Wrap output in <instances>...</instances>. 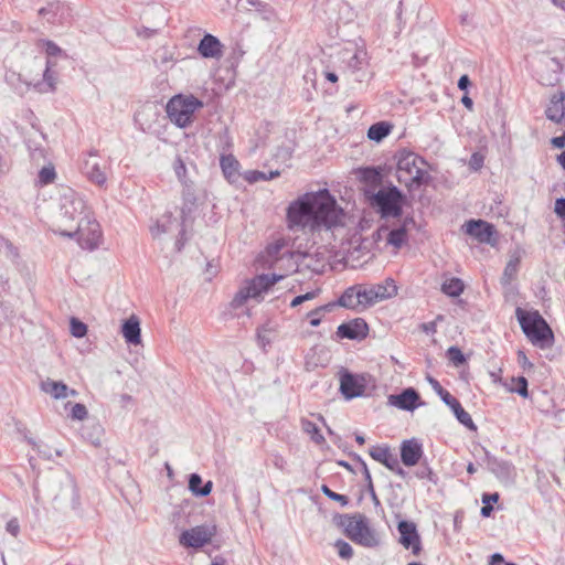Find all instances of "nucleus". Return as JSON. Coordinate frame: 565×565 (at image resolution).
Returning <instances> with one entry per match:
<instances>
[{"mask_svg":"<svg viewBox=\"0 0 565 565\" xmlns=\"http://www.w3.org/2000/svg\"><path fill=\"white\" fill-rule=\"evenodd\" d=\"M121 334L128 344L138 345L141 343L140 320L137 316L132 315L124 321Z\"/></svg>","mask_w":565,"mask_h":565,"instance_id":"obj_24","label":"nucleus"},{"mask_svg":"<svg viewBox=\"0 0 565 565\" xmlns=\"http://www.w3.org/2000/svg\"><path fill=\"white\" fill-rule=\"evenodd\" d=\"M391 132V126L385 121L373 124L367 130L369 139L373 141H381Z\"/></svg>","mask_w":565,"mask_h":565,"instance_id":"obj_35","label":"nucleus"},{"mask_svg":"<svg viewBox=\"0 0 565 565\" xmlns=\"http://www.w3.org/2000/svg\"><path fill=\"white\" fill-rule=\"evenodd\" d=\"M301 429L303 430V433L309 435L311 440L313 443H316L317 445H321L324 443L323 435L320 433V429L313 422H311L307 418H302L301 419Z\"/></svg>","mask_w":565,"mask_h":565,"instance_id":"obj_36","label":"nucleus"},{"mask_svg":"<svg viewBox=\"0 0 565 565\" xmlns=\"http://www.w3.org/2000/svg\"><path fill=\"white\" fill-rule=\"evenodd\" d=\"M203 107V102L193 95L179 94L170 98L167 114L170 120L180 128L190 126L196 110Z\"/></svg>","mask_w":565,"mask_h":565,"instance_id":"obj_6","label":"nucleus"},{"mask_svg":"<svg viewBox=\"0 0 565 565\" xmlns=\"http://www.w3.org/2000/svg\"><path fill=\"white\" fill-rule=\"evenodd\" d=\"M407 221H404V223L391 231H388L387 227H381L377 231L379 237H381L382 233L386 234V242L387 244L394 246L395 248H401L407 241Z\"/></svg>","mask_w":565,"mask_h":565,"instance_id":"obj_27","label":"nucleus"},{"mask_svg":"<svg viewBox=\"0 0 565 565\" xmlns=\"http://www.w3.org/2000/svg\"><path fill=\"white\" fill-rule=\"evenodd\" d=\"M470 86V79L468 75H462L458 81V87L461 90H466Z\"/></svg>","mask_w":565,"mask_h":565,"instance_id":"obj_61","label":"nucleus"},{"mask_svg":"<svg viewBox=\"0 0 565 565\" xmlns=\"http://www.w3.org/2000/svg\"><path fill=\"white\" fill-rule=\"evenodd\" d=\"M46 53L49 55H57L61 53V49L55 43L49 41L46 43Z\"/></svg>","mask_w":565,"mask_h":565,"instance_id":"obj_60","label":"nucleus"},{"mask_svg":"<svg viewBox=\"0 0 565 565\" xmlns=\"http://www.w3.org/2000/svg\"><path fill=\"white\" fill-rule=\"evenodd\" d=\"M487 463L489 469L501 480H510L513 476L514 468L513 466L503 460H498L494 457H491L487 452Z\"/></svg>","mask_w":565,"mask_h":565,"instance_id":"obj_28","label":"nucleus"},{"mask_svg":"<svg viewBox=\"0 0 565 565\" xmlns=\"http://www.w3.org/2000/svg\"><path fill=\"white\" fill-rule=\"evenodd\" d=\"M56 177L54 167H43L39 172V182L43 185L52 183Z\"/></svg>","mask_w":565,"mask_h":565,"instance_id":"obj_45","label":"nucleus"},{"mask_svg":"<svg viewBox=\"0 0 565 565\" xmlns=\"http://www.w3.org/2000/svg\"><path fill=\"white\" fill-rule=\"evenodd\" d=\"M43 77H44V84H43L44 87L41 88L40 90L41 92L54 90L55 89V77H54L53 73L51 72V62L50 61L46 62Z\"/></svg>","mask_w":565,"mask_h":565,"instance_id":"obj_43","label":"nucleus"},{"mask_svg":"<svg viewBox=\"0 0 565 565\" xmlns=\"http://www.w3.org/2000/svg\"><path fill=\"white\" fill-rule=\"evenodd\" d=\"M88 416L87 408L84 404L76 403L72 405L71 417L75 420H84Z\"/></svg>","mask_w":565,"mask_h":565,"instance_id":"obj_49","label":"nucleus"},{"mask_svg":"<svg viewBox=\"0 0 565 565\" xmlns=\"http://www.w3.org/2000/svg\"><path fill=\"white\" fill-rule=\"evenodd\" d=\"M223 50L224 45L221 41L210 33H206L198 45V52L204 58L220 60L223 56Z\"/></svg>","mask_w":565,"mask_h":565,"instance_id":"obj_17","label":"nucleus"},{"mask_svg":"<svg viewBox=\"0 0 565 565\" xmlns=\"http://www.w3.org/2000/svg\"><path fill=\"white\" fill-rule=\"evenodd\" d=\"M41 390L52 396L55 399H62L71 396H76L77 392L75 390L68 388V386L62 381H54L51 379H46L41 382Z\"/></svg>","mask_w":565,"mask_h":565,"instance_id":"obj_22","label":"nucleus"},{"mask_svg":"<svg viewBox=\"0 0 565 565\" xmlns=\"http://www.w3.org/2000/svg\"><path fill=\"white\" fill-rule=\"evenodd\" d=\"M516 317L522 331L530 341L540 348H548L553 344L554 334L544 318L537 312H524L522 309L516 310Z\"/></svg>","mask_w":565,"mask_h":565,"instance_id":"obj_5","label":"nucleus"},{"mask_svg":"<svg viewBox=\"0 0 565 565\" xmlns=\"http://www.w3.org/2000/svg\"><path fill=\"white\" fill-rule=\"evenodd\" d=\"M390 470L403 479H406V477L408 476V473L401 467L399 460H397L394 467H392Z\"/></svg>","mask_w":565,"mask_h":565,"instance_id":"obj_59","label":"nucleus"},{"mask_svg":"<svg viewBox=\"0 0 565 565\" xmlns=\"http://www.w3.org/2000/svg\"><path fill=\"white\" fill-rule=\"evenodd\" d=\"M537 81L544 86H554L563 71L562 62L550 53H541L534 61Z\"/></svg>","mask_w":565,"mask_h":565,"instance_id":"obj_10","label":"nucleus"},{"mask_svg":"<svg viewBox=\"0 0 565 565\" xmlns=\"http://www.w3.org/2000/svg\"><path fill=\"white\" fill-rule=\"evenodd\" d=\"M202 484V478L198 473H191L189 478V489L196 497H206L211 493L213 483L207 481L204 486Z\"/></svg>","mask_w":565,"mask_h":565,"instance_id":"obj_32","label":"nucleus"},{"mask_svg":"<svg viewBox=\"0 0 565 565\" xmlns=\"http://www.w3.org/2000/svg\"><path fill=\"white\" fill-rule=\"evenodd\" d=\"M62 9L60 2H51L46 7L39 10V14L45 18L49 22H54L58 11Z\"/></svg>","mask_w":565,"mask_h":565,"instance_id":"obj_41","label":"nucleus"},{"mask_svg":"<svg viewBox=\"0 0 565 565\" xmlns=\"http://www.w3.org/2000/svg\"><path fill=\"white\" fill-rule=\"evenodd\" d=\"M245 179L253 183V182H257L259 180H263L266 179V172H263V171H257V170H253V171H247L245 173Z\"/></svg>","mask_w":565,"mask_h":565,"instance_id":"obj_53","label":"nucleus"},{"mask_svg":"<svg viewBox=\"0 0 565 565\" xmlns=\"http://www.w3.org/2000/svg\"><path fill=\"white\" fill-rule=\"evenodd\" d=\"M60 235L68 238L76 237L82 248L94 250L102 241V230L95 218L87 220L84 224L72 225L70 228H61Z\"/></svg>","mask_w":565,"mask_h":565,"instance_id":"obj_8","label":"nucleus"},{"mask_svg":"<svg viewBox=\"0 0 565 565\" xmlns=\"http://www.w3.org/2000/svg\"><path fill=\"white\" fill-rule=\"evenodd\" d=\"M418 401L419 394L413 387L388 396V404L403 411H414L418 406Z\"/></svg>","mask_w":565,"mask_h":565,"instance_id":"obj_19","label":"nucleus"},{"mask_svg":"<svg viewBox=\"0 0 565 565\" xmlns=\"http://www.w3.org/2000/svg\"><path fill=\"white\" fill-rule=\"evenodd\" d=\"M360 285H361V297H362V303H363L364 310L370 307H373L374 305L380 302L379 299L376 298V296L374 295V290L371 287V285H366V284H360Z\"/></svg>","mask_w":565,"mask_h":565,"instance_id":"obj_40","label":"nucleus"},{"mask_svg":"<svg viewBox=\"0 0 565 565\" xmlns=\"http://www.w3.org/2000/svg\"><path fill=\"white\" fill-rule=\"evenodd\" d=\"M423 456V447L416 439L404 440L401 445V460L407 467L418 463Z\"/></svg>","mask_w":565,"mask_h":565,"instance_id":"obj_21","label":"nucleus"},{"mask_svg":"<svg viewBox=\"0 0 565 565\" xmlns=\"http://www.w3.org/2000/svg\"><path fill=\"white\" fill-rule=\"evenodd\" d=\"M321 490L324 495H327L329 499L339 502L342 507H345L349 503V498L344 494H339L334 491H332L328 486L323 484L321 487Z\"/></svg>","mask_w":565,"mask_h":565,"instance_id":"obj_47","label":"nucleus"},{"mask_svg":"<svg viewBox=\"0 0 565 565\" xmlns=\"http://www.w3.org/2000/svg\"><path fill=\"white\" fill-rule=\"evenodd\" d=\"M334 546L338 550V554L341 558L350 559L353 556V548L348 542L338 540L335 541Z\"/></svg>","mask_w":565,"mask_h":565,"instance_id":"obj_46","label":"nucleus"},{"mask_svg":"<svg viewBox=\"0 0 565 565\" xmlns=\"http://www.w3.org/2000/svg\"><path fill=\"white\" fill-rule=\"evenodd\" d=\"M461 103L469 109V110H472L473 108V102L472 99L465 95L462 98H461Z\"/></svg>","mask_w":565,"mask_h":565,"instance_id":"obj_64","label":"nucleus"},{"mask_svg":"<svg viewBox=\"0 0 565 565\" xmlns=\"http://www.w3.org/2000/svg\"><path fill=\"white\" fill-rule=\"evenodd\" d=\"M291 156H292V149L289 146L279 147L276 152V157L282 161L289 160L291 158Z\"/></svg>","mask_w":565,"mask_h":565,"instance_id":"obj_54","label":"nucleus"},{"mask_svg":"<svg viewBox=\"0 0 565 565\" xmlns=\"http://www.w3.org/2000/svg\"><path fill=\"white\" fill-rule=\"evenodd\" d=\"M54 503L57 510L63 512L72 511L76 515H82L78 489L71 476L66 475L61 482L60 491L54 497Z\"/></svg>","mask_w":565,"mask_h":565,"instance_id":"obj_11","label":"nucleus"},{"mask_svg":"<svg viewBox=\"0 0 565 565\" xmlns=\"http://www.w3.org/2000/svg\"><path fill=\"white\" fill-rule=\"evenodd\" d=\"M158 57L160 58L161 64H167L173 61V53H171L168 49L163 47L158 52Z\"/></svg>","mask_w":565,"mask_h":565,"instance_id":"obj_56","label":"nucleus"},{"mask_svg":"<svg viewBox=\"0 0 565 565\" xmlns=\"http://www.w3.org/2000/svg\"><path fill=\"white\" fill-rule=\"evenodd\" d=\"M335 521L343 529L344 534L354 543L364 547H376L380 544V539L376 532L370 527L365 515L360 513L342 514L335 516Z\"/></svg>","mask_w":565,"mask_h":565,"instance_id":"obj_4","label":"nucleus"},{"mask_svg":"<svg viewBox=\"0 0 565 565\" xmlns=\"http://www.w3.org/2000/svg\"><path fill=\"white\" fill-rule=\"evenodd\" d=\"M555 213L565 220V198H559L555 201Z\"/></svg>","mask_w":565,"mask_h":565,"instance_id":"obj_57","label":"nucleus"},{"mask_svg":"<svg viewBox=\"0 0 565 565\" xmlns=\"http://www.w3.org/2000/svg\"><path fill=\"white\" fill-rule=\"evenodd\" d=\"M551 143L554 148L557 149L565 148V132L562 136L552 138Z\"/></svg>","mask_w":565,"mask_h":565,"instance_id":"obj_58","label":"nucleus"},{"mask_svg":"<svg viewBox=\"0 0 565 565\" xmlns=\"http://www.w3.org/2000/svg\"><path fill=\"white\" fill-rule=\"evenodd\" d=\"M334 303L345 309L362 312L364 308L361 297V285L356 284L348 287Z\"/></svg>","mask_w":565,"mask_h":565,"instance_id":"obj_16","label":"nucleus"},{"mask_svg":"<svg viewBox=\"0 0 565 565\" xmlns=\"http://www.w3.org/2000/svg\"><path fill=\"white\" fill-rule=\"evenodd\" d=\"M149 230L153 239H162L164 235L183 234L184 232L182 222L172 212L163 213Z\"/></svg>","mask_w":565,"mask_h":565,"instance_id":"obj_14","label":"nucleus"},{"mask_svg":"<svg viewBox=\"0 0 565 565\" xmlns=\"http://www.w3.org/2000/svg\"><path fill=\"white\" fill-rule=\"evenodd\" d=\"M498 500H499L498 493L483 494V497H482L483 507L481 508V511H480L481 515L484 518L490 516L493 511L492 502H497Z\"/></svg>","mask_w":565,"mask_h":565,"instance_id":"obj_42","label":"nucleus"},{"mask_svg":"<svg viewBox=\"0 0 565 565\" xmlns=\"http://www.w3.org/2000/svg\"><path fill=\"white\" fill-rule=\"evenodd\" d=\"M404 199V194L395 185H391L372 196V205L377 207L382 217H399Z\"/></svg>","mask_w":565,"mask_h":565,"instance_id":"obj_9","label":"nucleus"},{"mask_svg":"<svg viewBox=\"0 0 565 565\" xmlns=\"http://www.w3.org/2000/svg\"><path fill=\"white\" fill-rule=\"evenodd\" d=\"M370 456L384 465L387 469L394 467L395 462L398 460L397 456L394 455L388 446H373L369 450Z\"/></svg>","mask_w":565,"mask_h":565,"instance_id":"obj_30","label":"nucleus"},{"mask_svg":"<svg viewBox=\"0 0 565 565\" xmlns=\"http://www.w3.org/2000/svg\"><path fill=\"white\" fill-rule=\"evenodd\" d=\"M89 218L84 198L71 188L64 189L60 196V226L56 232L60 234L61 228L84 224Z\"/></svg>","mask_w":565,"mask_h":565,"instance_id":"obj_3","label":"nucleus"},{"mask_svg":"<svg viewBox=\"0 0 565 565\" xmlns=\"http://www.w3.org/2000/svg\"><path fill=\"white\" fill-rule=\"evenodd\" d=\"M96 152H92L89 154V159H87L84 163V172L89 181L97 184L98 186H103L106 184L107 174L96 161Z\"/></svg>","mask_w":565,"mask_h":565,"instance_id":"obj_23","label":"nucleus"},{"mask_svg":"<svg viewBox=\"0 0 565 565\" xmlns=\"http://www.w3.org/2000/svg\"><path fill=\"white\" fill-rule=\"evenodd\" d=\"M359 461H360V463L362 466V471H363L365 481L367 482V490H369V492H370V494L372 497H375V490H374V487H373V482H372V477H371L370 470H369L365 461L362 460L360 457H359Z\"/></svg>","mask_w":565,"mask_h":565,"instance_id":"obj_51","label":"nucleus"},{"mask_svg":"<svg viewBox=\"0 0 565 565\" xmlns=\"http://www.w3.org/2000/svg\"><path fill=\"white\" fill-rule=\"evenodd\" d=\"M431 475V470L428 467H422L417 470L416 476L420 479L429 478Z\"/></svg>","mask_w":565,"mask_h":565,"instance_id":"obj_63","label":"nucleus"},{"mask_svg":"<svg viewBox=\"0 0 565 565\" xmlns=\"http://www.w3.org/2000/svg\"><path fill=\"white\" fill-rule=\"evenodd\" d=\"M280 279H282L281 275L262 274L247 280L234 296L231 306L236 309L242 307L248 299L259 300Z\"/></svg>","mask_w":565,"mask_h":565,"instance_id":"obj_7","label":"nucleus"},{"mask_svg":"<svg viewBox=\"0 0 565 565\" xmlns=\"http://www.w3.org/2000/svg\"><path fill=\"white\" fill-rule=\"evenodd\" d=\"M448 358L455 365L462 364L466 359L461 350L457 347H450L447 351Z\"/></svg>","mask_w":565,"mask_h":565,"instance_id":"obj_50","label":"nucleus"},{"mask_svg":"<svg viewBox=\"0 0 565 565\" xmlns=\"http://www.w3.org/2000/svg\"><path fill=\"white\" fill-rule=\"evenodd\" d=\"M546 117L554 121L561 122L565 115V94L557 93L551 97L545 110Z\"/></svg>","mask_w":565,"mask_h":565,"instance_id":"obj_26","label":"nucleus"},{"mask_svg":"<svg viewBox=\"0 0 565 565\" xmlns=\"http://www.w3.org/2000/svg\"><path fill=\"white\" fill-rule=\"evenodd\" d=\"M508 390L512 393H518L524 398L529 397L527 380L524 376L512 377Z\"/></svg>","mask_w":565,"mask_h":565,"instance_id":"obj_39","label":"nucleus"},{"mask_svg":"<svg viewBox=\"0 0 565 565\" xmlns=\"http://www.w3.org/2000/svg\"><path fill=\"white\" fill-rule=\"evenodd\" d=\"M340 392L347 399H352L364 393V385L352 373L343 371L340 375Z\"/></svg>","mask_w":565,"mask_h":565,"instance_id":"obj_20","label":"nucleus"},{"mask_svg":"<svg viewBox=\"0 0 565 565\" xmlns=\"http://www.w3.org/2000/svg\"><path fill=\"white\" fill-rule=\"evenodd\" d=\"M363 57L361 53H355L349 62V68L353 71V73H358L363 68Z\"/></svg>","mask_w":565,"mask_h":565,"instance_id":"obj_52","label":"nucleus"},{"mask_svg":"<svg viewBox=\"0 0 565 565\" xmlns=\"http://www.w3.org/2000/svg\"><path fill=\"white\" fill-rule=\"evenodd\" d=\"M521 263V256L519 253H514L510 256L509 262L505 265L501 282L503 285H510L515 278Z\"/></svg>","mask_w":565,"mask_h":565,"instance_id":"obj_33","label":"nucleus"},{"mask_svg":"<svg viewBox=\"0 0 565 565\" xmlns=\"http://www.w3.org/2000/svg\"><path fill=\"white\" fill-rule=\"evenodd\" d=\"M370 285L380 302L395 297L398 291V287L393 278H386L382 282Z\"/></svg>","mask_w":565,"mask_h":565,"instance_id":"obj_29","label":"nucleus"},{"mask_svg":"<svg viewBox=\"0 0 565 565\" xmlns=\"http://www.w3.org/2000/svg\"><path fill=\"white\" fill-rule=\"evenodd\" d=\"M347 214L327 189L308 192L290 203L287 222L290 230L333 231L345 225Z\"/></svg>","mask_w":565,"mask_h":565,"instance_id":"obj_1","label":"nucleus"},{"mask_svg":"<svg viewBox=\"0 0 565 565\" xmlns=\"http://www.w3.org/2000/svg\"><path fill=\"white\" fill-rule=\"evenodd\" d=\"M367 326L362 319H355L349 323H342L338 327L337 334L344 339H360L366 335Z\"/></svg>","mask_w":565,"mask_h":565,"instance_id":"obj_25","label":"nucleus"},{"mask_svg":"<svg viewBox=\"0 0 565 565\" xmlns=\"http://www.w3.org/2000/svg\"><path fill=\"white\" fill-rule=\"evenodd\" d=\"M217 533L214 523H204L182 531L179 536V544L183 547L201 548L212 542Z\"/></svg>","mask_w":565,"mask_h":565,"instance_id":"obj_12","label":"nucleus"},{"mask_svg":"<svg viewBox=\"0 0 565 565\" xmlns=\"http://www.w3.org/2000/svg\"><path fill=\"white\" fill-rule=\"evenodd\" d=\"M182 198H183V205L181 209V213L184 216L186 212H191L192 206L195 204L196 196L194 193V184L193 182L182 184Z\"/></svg>","mask_w":565,"mask_h":565,"instance_id":"obj_34","label":"nucleus"},{"mask_svg":"<svg viewBox=\"0 0 565 565\" xmlns=\"http://www.w3.org/2000/svg\"><path fill=\"white\" fill-rule=\"evenodd\" d=\"M333 307H335V303L329 302L327 305L317 307L316 309L309 311L307 313V317L310 319V321H309L310 326H312V327L320 326L324 313L330 312L333 309Z\"/></svg>","mask_w":565,"mask_h":565,"instance_id":"obj_38","label":"nucleus"},{"mask_svg":"<svg viewBox=\"0 0 565 565\" xmlns=\"http://www.w3.org/2000/svg\"><path fill=\"white\" fill-rule=\"evenodd\" d=\"M397 531L399 533V543L406 550H412V553L417 556L422 551V542L416 524L412 521H399Z\"/></svg>","mask_w":565,"mask_h":565,"instance_id":"obj_15","label":"nucleus"},{"mask_svg":"<svg viewBox=\"0 0 565 565\" xmlns=\"http://www.w3.org/2000/svg\"><path fill=\"white\" fill-rule=\"evenodd\" d=\"M427 381L433 387V390L440 396L443 402L451 408L458 422L465 425L466 427L475 430L477 427L471 416L462 408L460 402L456 397H454L448 391H446L440 385V383L433 376L428 375Z\"/></svg>","mask_w":565,"mask_h":565,"instance_id":"obj_13","label":"nucleus"},{"mask_svg":"<svg viewBox=\"0 0 565 565\" xmlns=\"http://www.w3.org/2000/svg\"><path fill=\"white\" fill-rule=\"evenodd\" d=\"M174 173L182 184L192 182L186 178V167L181 158H177L173 164Z\"/></svg>","mask_w":565,"mask_h":565,"instance_id":"obj_44","label":"nucleus"},{"mask_svg":"<svg viewBox=\"0 0 565 565\" xmlns=\"http://www.w3.org/2000/svg\"><path fill=\"white\" fill-rule=\"evenodd\" d=\"M396 178L398 182L409 190L418 189L427 182L428 173L426 161L418 154L402 150L396 154Z\"/></svg>","mask_w":565,"mask_h":565,"instance_id":"obj_2","label":"nucleus"},{"mask_svg":"<svg viewBox=\"0 0 565 565\" xmlns=\"http://www.w3.org/2000/svg\"><path fill=\"white\" fill-rule=\"evenodd\" d=\"M466 233L480 243H490L494 234V227L482 220H470L465 224Z\"/></svg>","mask_w":565,"mask_h":565,"instance_id":"obj_18","label":"nucleus"},{"mask_svg":"<svg viewBox=\"0 0 565 565\" xmlns=\"http://www.w3.org/2000/svg\"><path fill=\"white\" fill-rule=\"evenodd\" d=\"M420 328L426 333H435L436 332V322L433 321V322L423 323L420 326Z\"/></svg>","mask_w":565,"mask_h":565,"instance_id":"obj_62","label":"nucleus"},{"mask_svg":"<svg viewBox=\"0 0 565 565\" xmlns=\"http://www.w3.org/2000/svg\"><path fill=\"white\" fill-rule=\"evenodd\" d=\"M71 333L75 338H83L87 333V327L82 321L76 318H72L71 320Z\"/></svg>","mask_w":565,"mask_h":565,"instance_id":"obj_48","label":"nucleus"},{"mask_svg":"<svg viewBox=\"0 0 565 565\" xmlns=\"http://www.w3.org/2000/svg\"><path fill=\"white\" fill-rule=\"evenodd\" d=\"M6 530L13 536H17L20 532V525L17 519L8 521Z\"/></svg>","mask_w":565,"mask_h":565,"instance_id":"obj_55","label":"nucleus"},{"mask_svg":"<svg viewBox=\"0 0 565 565\" xmlns=\"http://www.w3.org/2000/svg\"><path fill=\"white\" fill-rule=\"evenodd\" d=\"M220 163H221V168H222L224 177L230 182H235L239 175V173H238L239 162L235 159V157L232 154L222 156Z\"/></svg>","mask_w":565,"mask_h":565,"instance_id":"obj_31","label":"nucleus"},{"mask_svg":"<svg viewBox=\"0 0 565 565\" xmlns=\"http://www.w3.org/2000/svg\"><path fill=\"white\" fill-rule=\"evenodd\" d=\"M441 291L449 297H458L463 291V282L459 278H450L441 285Z\"/></svg>","mask_w":565,"mask_h":565,"instance_id":"obj_37","label":"nucleus"}]
</instances>
